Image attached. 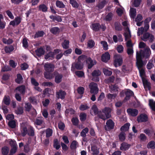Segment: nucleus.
Listing matches in <instances>:
<instances>
[{"label":"nucleus","instance_id":"nucleus-26","mask_svg":"<svg viewBox=\"0 0 155 155\" xmlns=\"http://www.w3.org/2000/svg\"><path fill=\"white\" fill-rule=\"evenodd\" d=\"M130 17L134 19L136 15V9L133 8H131L130 10Z\"/></svg>","mask_w":155,"mask_h":155},{"label":"nucleus","instance_id":"nucleus-10","mask_svg":"<svg viewBox=\"0 0 155 155\" xmlns=\"http://www.w3.org/2000/svg\"><path fill=\"white\" fill-rule=\"evenodd\" d=\"M21 132L22 136H25L28 133V130L25 123L21 124Z\"/></svg>","mask_w":155,"mask_h":155},{"label":"nucleus","instance_id":"nucleus-25","mask_svg":"<svg viewBox=\"0 0 155 155\" xmlns=\"http://www.w3.org/2000/svg\"><path fill=\"white\" fill-rule=\"evenodd\" d=\"M54 52H50L45 55V59L48 60H52L54 58Z\"/></svg>","mask_w":155,"mask_h":155},{"label":"nucleus","instance_id":"nucleus-4","mask_svg":"<svg viewBox=\"0 0 155 155\" xmlns=\"http://www.w3.org/2000/svg\"><path fill=\"white\" fill-rule=\"evenodd\" d=\"M122 24L125 27L124 28L125 31L124 35L125 37V39L127 40L131 37L130 32L127 26V22L126 21H124L122 23Z\"/></svg>","mask_w":155,"mask_h":155},{"label":"nucleus","instance_id":"nucleus-40","mask_svg":"<svg viewBox=\"0 0 155 155\" xmlns=\"http://www.w3.org/2000/svg\"><path fill=\"white\" fill-rule=\"evenodd\" d=\"M25 87L22 85L16 88V90L21 94H24L25 92Z\"/></svg>","mask_w":155,"mask_h":155},{"label":"nucleus","instance_id":"nucleus-19","mask_svg":"<svg viewBox=\"0 0 155 155\" xmlns=\"http://www.w3.org/2000/svg\"><path fill=\"white\" fill-rule=\"evenodd\" d=\"M130 146V144L125 142H123L121 144L120 149L122 150H128Z\"/></svg>","mask_w":155,"mask_h":155},{"label":"nucleus","instance_id":"nucleus-53","mask_svg":"<svg viewBox=\"0 0 155 155\" xmlns=\"http://www.w3.org/2000/svg\"><path fill=\"white\" fill-rule=\"evenodd\" d=\"M127 52L128 54L130 56L133 55L134 53L133 47H130L128 48L127 50Z\"/></svg>","mask_w":155,"mask_h":155},{"label":"nucleus","instance_id":"nucleus-20","mask_svg":"<svg viewBox=\"0 0 155 155\" xmlns=\"http://www.w3.org/2000/svg\"><path fill=\"white\" fill-rule=\"evenodd\" d=\"M91 27L93 30L96 31L99 30L101 28V26L99 24L96 23L92 24Z\"/></svg>","mask_w":155,"mask_h":155},{"label":"nucleus","instance_id":"nucleus-18","mask_svg":"<svg viewBox=\"0 0 155 155\" xmlns=\"http://www.w3.org/2000/svg\"><path fill=\"white\" fill-rule=\"evenodd\" d=\"M99 112L98 110V108L95 105H93L91 110V114L92 115L98 114Z\"/></svg>","mask_w":155,"mask_h":155},{"label":"nucleus","instance_id":"nucleus-49","mask_svg":"<svg viewBox=\"0 0 155 155\" xmlns=\"http://www.w3.org/2000/svg\"><path fill=\"white\" fill-rule=\"evenodd\" d=\"M13 50L14 48L12 46L5 47V51L7 53H10Z\"/></svg>","mask_w":155,"mask_h":155},{"label":"nucleus","instance_id":"nucleus-7","mask_svg":"<svg viewBox=\"0 0 155 155\" xmlns=\"http://www.w3.org/2000/svg\"><path fill=\"white\" fill-rule=\"evenodd\" d=\"M89 87L91 89L90 92L91 93L97 94L98 93V89L96 84L93 82L91 83L89 85Z\"/></svg>","mask_w":155,"mask_h":155},{"label":"nucleus","instance_id":"nucleus-37","mask_svg":"<svg viewBox=\"0 0 155 155\" xmlns=\"http://www.w3.org/2000/svg\"><path fill=\"white\" fill-rule=\"evenodd\" d=\"M130 124L127 123L122 126L120 128V130L122 131H126L128 130L129 128Z\"/></svg>","mask_w":155,"mask_h":155},{"label":"nucleus","instance_id":"nucleus-46","mask_svg":"<svg viewBox=\"0 0 155 155\" xmlns=\"http://www.w3.org/2000/svg\"><path fill=\"white\" fill-rule=\"evenodd\" d=\"M119 139L121 141H124L126 138V134L123 132H121L118 136Z\"/></svg>","mask_w":155,"mask_h":155},{"label":"nucleus","instance_id":"nucleus-44","mask_svg":"<svg viewBox=\"0 0 155 155\" xmlns=\"http://www.w3.org/2000/svg\"><path fill=\"white\" fill-rule=\"evenodd\" d=\"M155 142L153 141H151L148 143L147 145V147L148 148L154 149L155 148Z\"/></svg>","mask_w":155,"mask_h":155},{"label":"nucleus","instance_id":"nucleus-33","mask_svg":"<svg viewBox=\"0 0 155 155\" xmlns=\"http://www.w3.org/2000/svg\"><path fill=\"white\" fill-rule=\"evenodd\" d=\"M51 32L54 34L58 33L60 31V29L57 27H54L52 28L50 30Z\"/></svg>","mask_w":155,"mask_h":155},{"label":"nucleus","instance_id":"nucleus-54","mask_svg":"<svg viewBox=\"0 0 155 155\" xmlns=\"http://www.w3.org/2000/svg\"><path fill=\"white\" fill-rule=\"evenodd\" d=\"M87 58L84 55H81L78 58V61L80 62H82L85 61H86Z\"/></svg>","mask_w":155,"mask_h":155},{"label":"nucleus","instance_id":"nucleus-52","mask_svg":"<svg viewBox=\"0 0 155 155\" xmlns=\"http://www.w3.org/2000/svg\"><path fill=\"white\" fill-rule=\"evenodd\" d=\"M101 43L102 45L104 50H107L108 49V46L107 42L105 41H101Z\"/></svg>","mask_w":155,"mask_h":155},{"label":"nucleus","instance_id":"nucleus-55","mask_svg":"<svg viewBox=\"0 0 155 155\" xmlns=\"http://www.w3.org/2000/svg\"><path fill=\"white\" fill-rule=\"evenodd\" d=\"M103 71L104 74L107 76H110L112 73V71H109L106 68L103 69Z\"/></svg>","mask_w":155,"mask_h":155},{"label":"nucleus","instance_id":"nucleus-14","mask_svg":"<svg viewBox=\"0 0 155 155\" xmlns=\"http://www.w3.org/2000/svg\"><path fill=\"white\" fill-rule=\"evenodd\" d=\"M66 95V93L62 90H60L59 91L56 92L57 97L58 99L59 98L61 99H64Z\"/></svg>","mask_w":155,"mask_h":155},{"label":"nucleus","instance_id":"nucleus-59","mask_svg":"<svg viewBox=\"0 0 155 155\" xmlns=\"http://www.w3.org/2000/svg\"><path fill=\"white\" fill-rule=\"evenodd\" d=\"M8 124L9 126L12 128H14L16 126L15 122L14 120L9 121Z\"/></svg>","mask_w":155,"mask_h":155},{"label":"nucleus","instance_id":"nucleus-3","mask_svg":"<svg viewBox=\"0 0 155 155\" xmlns=\"http://www.w3.org/2000/svg\"><path fill=\"white\" fill-rule=\"evenodd\" d=\"M141 39L145 41H148L152 43L154 41V37L152 34L147 32L143 34Z\"/></svg>","mask_w":155,"mask_h":155},{"label":"nucleus","instance_id":"nucleus-38","mask_svg":"<svg viewBox=\"0 0 155 155\" xmlns=\"http://www.w3.org/2000/svg\"><path fill=\"white\" fill-rule=\"evenodd\" d=\"M89 130L88 128L86 127L83 129L81 132V135L83 137H85L86 136V134L88 132Z\"/></svg>","mask_w":155,"mask_h":155},{"label":"nucleus","instance_id":"nucleus-58","mask_svg":"<svg viewBox=\"0 0 155 155\" xmlns=\"http://www.w3.org/2000/svg\"><path fill=\"white\" fill-rule=\"evenodd\" d=\"M3 42L5 44L9 45L12 44L13 42V41L12 39H9L8 40L6 39V38H3L2 39Z\"/></svg>","mask_w":155,"mask_h":155},{"label":"nucleus","instance_id":"nucleus-16","mask_svg":"<svg viewBox=\"0 0 155 155\" xmlns=\"http://www.w3.org/2000/svg\"><path fill=\"white\" fill-rule=\"evenodd\" d=\"M110 59V55L108 52H106L102 54L101 60L104 62H107Z\"/></svg>","mask_w":155,"mask_h":155},{"label":"nucleus","instance_id":"nucleus-48","mask_svg":"<svg viewBox=\"0 0 155 155\" xmlns=\"http://www.w3.org/2000/svg\"><path fill=\"white\" fill-rule=\"evenodd\" d=\"M53 131L52 129L50 128L47 129L46 130V136L47 137H49L52 135Z\"/></svg>","mask_w":155,"mask_h":155},{"label":"nucleus","instance_id":"nucleus-35","mask_svg":"<svg viewBox=\"0 0 155 155\" xmlns=\"http://www.w3.org/2000/svg\"><path fill=\"white\" fill-rule=\"evenodd\" d=\"M101 74V72L99 70H94L92 73L91 75L92 76L97 77Z\"/></svg>","mask_w":155,"mask_h":155},{"label":"nucleus","instance_id":"nucleus-9","mask_svg":"<svg viewBox=\"0 0 155 155\" xmlns=\"http://www.w3.org/2000/svg\"><path fill=\"white\" fill-rule=\"evenodd\" d=\"M127 112L129 115L133 117L136 116L138 113L137 110L133 108L128 109L127 110Z\"/></svg>","mask_w":155,"mask_h":155},{"label":"nucleus","instance_id":"nucleus-23","mask_svg":"<svg viewBox=\"0 0 155 155\" xmlns=\"http://www.w3.org/2000/svg\"><path fill=\"white\" fill-rule=\"evenodd\" d=\"M142 81L144 88H147L148 90H150V82L144 78H142Z\"/></svg>","mask_w":155,"mask_h":155},{"label":"nucleus","instance_id":"nucleus-41","mask_svg":"<svg viewBox=\"0 0 155 155\" xmlns=\"http://www.w3.org/2000/svg\"><path fill=\"white\" fill-rule=\"evenodd\" d=\"M45 33L43 31H39L36 32L34 35V38H38L39 37H42Z\"/></svg>","mask_w":155,"mask_h":155},{"label":"nucleus","instance_id":"nucleus-6","mask_svg":"<svg viewBox=\"0 0 155 155\" xmlns=\"http://www.w3.org/2000/svg\"><path fill=\"white\" fill-rule=\"evenodd\" d=\"M44 68L46 71L52 72L54 70V66L51 63H47L45 64Z\"/></svg>","mask_w":155,"mask_h":155},{"label":"nucleus","instance_id":"nucleus-32","mask_svg":"<svg viewBox=\"0 0 155 155\" xmlns=\"http://www.w3.org/2000/svg\"><path fill=\"white\" fill-rule=\"evenodd\" d=\"M10 99L8 96H5L3 100V103L7 105H8L10 103Z\"/></svg>","mask_w":155,"mask_h":155},{"label":"nucleus","instance_id":"nucleus-39","mask_svg":"<svg viewBox=\"0 0 155 155\" xmlns=\"http://www.w3.org/2000/svg\"><path fill=\"white\" fill-rule=\"evenodd\" d=\"M117 94L116 93L113 94L109 93L107 94V97L108 99L112 101L113 99H114L117 96Z\"/></svg>","mask_w":155,"mask_h":155},{"label":"nucleus","instance_id":"nucleus-62","mask_svg":"<svg viewBox=\"0 0 155 155\" xmlns=\"http://www.w3.org/2000/svg\"><path fill=\"white\" fill-rule=\"evenodd\" d=\"M144 30V28L143 27L139 28L137 32L138 36H140V35L143 34Z\"/></svg>","mask_w":155,"mask_h":155},{"label":"nucleus","instance_id":"nucleus-2","mask_svg":"<svg viewBox=\"0 0 155 155\" xmlns=\"http://www.w3.org/2000/svg\"><path fill=\"white\" fill-rule=\"evenodd\" d=\"M111 110L109 108L106 107L102 110V112H100L98 116V117L103 120H105L110 117Z\"/></svg>","mask_w":155,"mask_h":155},{"label":"nucleus","instance_id":"nucleus-22","mask_svg":"<svg viewBox=\"0 0 155 155\" xmlns=\"http://www.w3.org/2000/svg\"><path fill=\"white\" fill-rule=\"evenodd\" d=\"M35 52L38 56H40L41 55L44 54L45 53V51L44 49L42 47H41L36 50Z\"/></svg>","mask_w":155,"mask_h":155},{"label":"nucleus","instance_id":"nucleus-63","mask_svg":"<svg viewBox=\"0 0 155 155\" xmlns=\"http://www.w3.org/2000/svg\"><path fill=\"white\" fill-rule=\"evenodd\" d=\"M25 107L26 110L29 111L31 108V105L29 103H26L25 104Z\"/></svg>","mask_w":155,"mask_h":155},{"label":"nucleus","instance_id":"nucleus-24","mask_svg":"<svg viewBox=\"0 0 155 155\" xmlns=\"http://www.w3.org/2000/svg\"><path fill=\"white\" fill-rule=\"evenodd\" d=\"M50 18L54 21H57L58 22H61L62 20L61 17L59 16L51 15L50 16Z\"/></svg>","mask_w":155,"mask_h":155},{"label":"nucleus","instance_id":"nucleus-47","mask_svg":"<svg viewBox=\"0 0 155 155\" xmlns=\"http://www.w3.org/2000/svg\"><path fill=\"white\" fill-rule=\"evenodd\" d=\"M70 2L73 7L77 8L79 7L78 4L75 0H70Z\"/></svg>","mask_w":155,"mask_h":155},{"label":"nucleus","instance_id":"nucleus-50","mask_svg":"<svg viewBox=\"0 0 155 155\" xmlns=\"http://www.w3.org/2000/svg\"><path fill=\"white\" fill-rule=\"evenodd\" d=\"M39 10L43 12H45L47 11V8L45 5L42 4L39 5Z\"/></svg>","mask_w":155,"mask_h":155},{"label":"nucleus","instance_id":"nucleus-64","mask_svg":"<svg viewBox=\"0 0 155 155\" xmlns=\"http://www.w3.org/2000/svg\"><path fill=\"white\" fill-rule=\"evenodd\" d=\"M140 140L142 141H145L147 138L145 134H141L139 137Z\"/></svg>","mask_w":155,"mask_h":155},{"label":"nucleus","instance_id":"nucleus-29","mask_svg":"<svg viewBox=\"0 0 155 155\" xmlns=\"http://www.w3.org/2000/svg\"><path fill=\"white\" fill-rule=\"evenodd\" d=\"M50 72H47L46 71L44 73V76L46 78L51 79L53 78V74Z\"/></svg>","mask_w":155,"mask_h":155},{"label":"nucleus","instance_id":"nucleus-42","mask_svg":"<svg viewBox=\"0 0 155 155\" xmlns=\"http://www.w3.org/2000/svg\"><path fill=\"white\" fill-rule=\"evenodd\" d=\"M69 41L68 40H64V42L62 43V45L63 48L65 49H67L69 48Z\"/></svg>","mask_w":155,"mask_h":155},{"label":"nucleus","instance_id":"nucleus-17","mask_svg":"<svg viewBox=\"0 0 155 155\" xmlns=\"http://www.w3.org/2000/svg\"><path fill=\"white\" fill-rule=\"evenodd\" d=\"M91 151L93 155H97L99 153V149L94 145L91 147Z\"/></svg>","mask_w":155,"mask_h":155},{"label":"nucleus","instance_id":"nucleus-61","mask_svg":"<svg viewBox=\"0 0 155 155\" xmlns=\"http://www.w3.org/2000/svg\"><path fill=\"white\" fill-rule=\"evenodd\" d=\"M113 14L111 13H109L105 17V20L107 21H110L112 18Z\"/></svg>","mask_w":155,"mask_h":155},{"label":"nucleus","instance_id":"nucleus-27","mask_svg":"<svg viewBox=\"0 0 155 155\" xmlns=\"http://www.w3.org/2000/svg\"><path fill=\"white\" fill-rule=\"evenodd\" d=\"M126 97L125 98L124 101L129 100L130 96L133 94V92L130 90H128L125 92Z\"/></svg>","mask_w":155,"mask_h":155},{"label":"nucleus","instance_id":"nucleus-30","mask_svg":"<svg viewBox=\"0 0 155 155\" xmlns=\"http://www.w3.org/2000/svg\"><path fill=\"white\" fill-rule=\"evenodd\" d=\"M110 91L111 93L116 92L118 91V88L116 85H111L109 86Z\"/></svg>","mask_w":155,"mask_h":155},{"label":"nucleus","instance_id":"nucleus-8","mask_svg":"<svg viewBox=\"0 0 155 155\" xmlns=\"http://www.w3.org/2000/svg\"><path fill=\"white\" fill-rule=\"evenodd\" d=\"M142 58L138 54V53H136V64L138 69L142 68L143 66V63L142 60Z\"/></svg>","mask_w":155,"mask_h":155},{"label":"nucleus","instance_id":"nucleus-1","mask_svg":"<svg viewBox=\"0 0 155 155\" xmlns=\"http://www.w3.org/2000/svg\"><path fill=\"white\" fill-rule=\"evenodd\" d=\"M137 53L139 56L146 59L149 58L151 54V50L148 46L146 47L143 50H140L139 51H137L136 53Z\"/></svg>","mask_w":155,"mask_h":155},{"label":"nucleus","instance_id":"nucleus-28","mask_svg":"<svg viewBox=\"0 0 155 155\" xmlns=\"http://www.w3.org/2000/svg\"><path fill=\"white\" fill-rule=\"evenodd\" d=\"M17 78L15 79V81L18 84H20L23 82V78L21 75L20 74H18L17 75Z\"/></svg>","mask_w":155,"mask_h":155},{"label":"nucleus","instance_id":"nucleus-56","mask_svg":"<svg viewBox=\"0 0 155 155\" xmlns=\"http://www.w3.org/2000/svg\"><path fill=\"white\" fill-rule=\"evenodd\" d=\"M9 151V149L8 147H4L2 149V153L4 155H7Z\"/></svg>","mask_w":155,"mask_h":155},{"label":"nucleus","instance_id":"nucleus-11","mask_svg":"<svg viewBox=\"0 0 155 155\" xmlns=\"http://www.w3.org/2000/svg\"><path fill=\"white\" fill-rule=\"evenodd\" d=\"M54 74H55V81L57 83H59L62 81L63 76L62 74H59L57 72H54Z\"/></svg>","mask_w":155,"mask_h":155},{"label":"nucleus","instance_id":"nucleus-5","mask_svg":"<svg viewBox=\"0 0 155 155\" xmlns=\"http://www.w3.org/2000/svg\"><path fill=\"white\" fill-rule=\"evenodd\" d=\"M114 65L115 67L120 66L122 64V58L121 55L117 54L114 56Z\"/></svg>","mask_w":155,"mask_h":155},{"label":"nucleus","instance_id":"nucleus-34","mask_svg":"<svg viewBox=\"0 0 155 155\" xmlns=\"http://www.w3.org/2000/svg\"><path fill=\"white\" fill-rule=\"evenodd\" d=\"M149 105L152 110L155 111V101H154L153 99L150 100Z\"/></svg>","mask_w":155,"mask_h":155},{"label":"nucleus","instance_id":"nucleus-13","mask_svg":"<svg viewBox=\"0 0 155 155\" xmlns=\"http://www.w3.org/2000/svg\"><path fill=\"white\" fill-rule=\"evenodd\" d=\"M106 127L108 129L110 130L114 128V122L111 119L107 120L106 123Z\"/></svg>","mask_w":155,"mask_h":155},{"label":"nucleus","instance_id":"nucleus-15","mask_svg":"<svg viewBox=\"0 0 155 155\" xmlns=\"http://www.w3.org/2000/svg\"><path fill=\"white\" fill-rule=\"evenodd\" d=\"M86 62L88 64V68L89 69L91 68L94 65L96 64V61L95 60L93 61L90 58L87 59Z\"/></svg>","mask_w":155,"mask_h":155},{"label":"nucleus","instance_id":"nucleus-36","mask_svg":"<svg viewBox=\"0 0 155 155\" xmlns=\"http://www.w3.org/2000/svg\"><path fill=\"white\" fill-rule=\"evenodd\" d=\"M78 146V143L76 140H73L71 143L70 147L72 149H75Z\"/></svg>","mask_w":155,"mask_h":155},{"label":"nucleus","instance_id":"nucleus-31","mask_svg":"<svg viewBox=\"0 0 155 155\" xmlns=\"http://www.w3.org/2000/svg\"><path fill=\"white\" fill-rule=\"evenodd\" d=\"M74 110L71 108L67 109L65 111L66 116H68L69 115H72L74 113Z\"/></svg>","mask_w":155,"mask_h":155},{"label":"nucleus","instance_id":"nucleus-60","mask_svg":"<svg viewBox=\"0 0 155 155\" xmlns=\"http://www.w3.org/2000/svg\"><path fill=\"white\" fill-rule=\"evenodd\" d=\"M114 78L113 76L105 80V82L106 83H110L113 82L114 81Z\"/></svg>","mask_w":155,"mask_h":155},{"label":"nucleus","instance_id":"nucleus-12","mask_svg":"<svg viewBox=\"0 0 155 155\" xmlns=\"http://www.w3.org/2000/svg\"><path fill=\"white\" fill-rule=\"evenodd\" d=\"M147 116L144 114H142L137 117V121L138 122H145L147 120Z\"/></svg>","mask_w":155,"mask_h":155},{"label":"nucleus","instance_id":"nucleus-51","mask_svg":"<svg viewBox=\"0 0 155 155\" xmlns=\"http://www.w3.org/2000/svg\"><path fill=\"white\" fill-rule=\"evenodd\" d=\"M94 45L95 43L93 40H89L87 42V48H91L94 46Z\"/></svg>","mask_w":155,"mask_h":155},{"label":"nucleus","instance_id":"nucleus-57","mask_svg":"<svg viewBox=\"0 0 155 155\" xmlns=\"http://www.w3.org/2000/svg\"><path fill=\"white\" fill-rule=\"evenodd\" d=\"M30 101L33 104H36L37 103V100L35 97H31L29 98Z\"/></svg>","mask_w":155,"mask_h":155},{"label":"nucleus","instance_id":"nucleus-43","mask_svg":"<svg viewBox=\"0 0 155 155\" xmlns=\"http://www.w3.org/2000/svg\"><path fill=\"white\" fill-rule=\"evenodd\" d=\"M56 5L57 7L59 8H64L65 7V5L62 2L58 0L56 1Z\"/></svg>","mask_w":155,"mask_h":155},{"label":"nucleus","instance_id":"nucleus-21","mask_svg":"<svg viewBox=\"0 0 155 155\" xmlns=\"http://www.w3.org/2000/svg\"><path fill=\"white\" fill-rule=\"evenodd\" d=\"M74 67L77 69L80 70L83 67V64L82 63H81V62L78 61L77 63L73 64L72 65L71 68V70H72V69Z\"/></svg>","mask_w":155,"mask_h":155},{"label":"nucleus","instance_id":"nucleus-45","mask_svg":"<svg viewBox=\"0 0 155 155\" xmlns=\"http://www.w3.org/2000/svg\"><path fill=\"white\" fill-rule=\"evenodd\" d=\"M53 146L56 150H58L60 148V146L57 139H56L54 140Z\"/></svg>","mask_w":155,"mask_h":155}]
</instances>
